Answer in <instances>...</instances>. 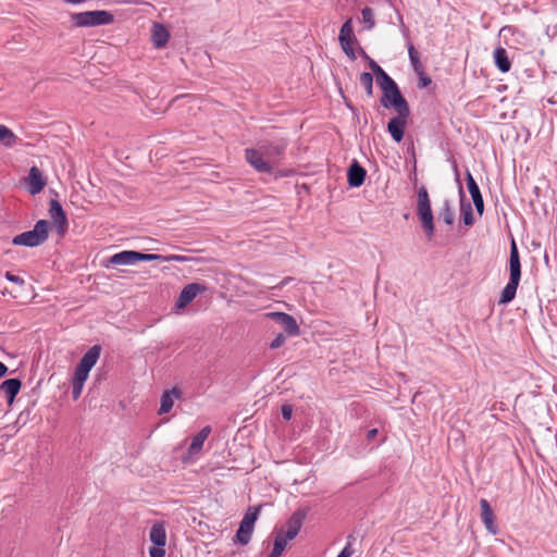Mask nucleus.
Segmentation results:
<instances>
[{"mask_svg":"<svg viewBox=\"0 0 557 557\" xmlns=\"http://www.w3.org/2000/svg\"><path fill=\"white\" fill-rule=\"evenodd\" d=\"M355 540L354 535H348L347 536V543L346 545L344 546V548L341 550V553L338 554L337 557H351L352 554H354V548H352V541Z\"/></svg>","mask_w":557,"mask_h":557,"instance_id":"obj_38","label":"nucleus"},{"mask_svg":"<svg viewBox=\"0 0 557 557\" xmlns=\"http://www.w3.org/2000/svg\"><path fill=\"white\" fill-rule=\"evenodd\" d=\"M183 396L182 391L178 387H173L165 391L160 399L159 414H165L171 411L174 405V399H181Z\"/></svg>","mask_w":557,"mask_h":557,"instance_id":"obj_16","label":"nucleus"},{"mask_svg":"<svg viewBox=\"0 0 557 557\" xmlns=\"http://www.w3.org/2000/svg\"><path fill=\"white\" fill-rule=\"evenodd\" d=\"M22 386L20 379H8L2 381V392L5 394L8 404L11 406L14 401L15 396L18 394Z\"/></svg>","mask_w":557,"mask_h":557,"instance_id":"obj_20","label":"nucleus"},{"mask_svg":"<svg viewBox=\"0 0 557 557\" xmlns=\"http://www.w3.org/2000/svg\"><path fill=\"white\" fill-rule=\"evenodd\" d=\"M362 22L367 25V29H372L375 25L373 10L366 7L361 10Z\"/></svg>","mask_w":557,"mask_h":557,"instance_id":"obj_34","label":"nucleus"},{"mask_svg":"<svg viewBox=\"0 0 557 557\" xmlns=\"http://www.w3.org/2000/svg\"><path fill=\"white\" fill-rule=\"evenodd\" d=\"M352 44L354 41H339V45H341V48L342 50L344 51V53L350 59V60H355L356 59V53H355V50L352 48Z\"/></svg>","mask_w":557,"mask_h":557,"instance_id":"obj_39","label":"nucleus"},{"mask_svg":"<svg viewBox=\"0 0 557 557\" xmlns=\"http://www.w3.org/2000/svg\"><path fill=\"white\" fill-rule=\"evenodd\" d=\"M149 539L154 546H165L166 532L163 523H154L149 532Z\"/></svg>","mask_w":557,"mask_h":557,"instance_id":"obj_25","label":"nucleus"},{"mask_svg":"<svg viewBox=\"0 0 557 557\" xmlns=\"http://www.w3.org/2000/svg\"><path fill=\"white\" fill-rule=\"evenodd\" d=\"M49 213L58 228L59 234H63L67 228V219L61 203L58 200H50Z\"/></svg>","mask_w":557,"mask_h":557,"instance_id":"obj_10","label":"nucleus"},{"mask_svg":"<svg viewBox=\"0 0 557 557\" xmlns=\"http://www.w3.org/2000/svg\"><path fill=\"white\" fill-rule=\"evenodd\" d=\"M285 336L283 334H278L270 344V348L276 349L280 348L285 343Z\"/></svg>","mask_w":557,"mask_h":557,"instance_id":"obj_44","label":"nucleus"},{"mask_svg":"<svg viewBox=\"0 0 557 557\" xmlns=\"http://www.w3.org/2000/svg\"><path fill=\"white\" fill-rule=\"evenodd\" d=\"M140 261H161L164 262V256L163 255H156V253H145L137 251V262Z\"/></svg>","mask_w":557,"mask_h":557,"instance_id":"obj_37","label":"nucleus"},{"mask_svg":"<svg viewBox=\"0 0 557 557\" xmlns=\"http://www.w3.org/2000/svg\"><path fill=\"white\" fill-rule=\"evenodd\" d=\"M65 3H70V4H81V3H84L86 2L87 0H63Z\"/></svg>","mask_w":557,"mask_h":557,"instance_id":"obj_51","label":"nucleus"},{"mask_svg":"<svg viewBox=\"0 0 557 557\" xmlns=\"http://www.w3.org/2000/svg\"><path fill=\"white\" fill-rule=\"evenodd\" d=\"M70 17L75 27L101 26L114 21V16L104 10L71 13Z\"/></svg>","mask_w":557,"mask_h":557,"instance_id":"obj_4","label":"nucleus"},{"mask_svg":"<svg viewBox=\"0 0 557 557\" xmlns=\"http://www.w3.org/2000/svg\"><path fill=\"white\" fill-rule=\"evenodd\" d=\"M100 352L101 347L99 345H94L84 354L78 364L91 370L94 366L97 363L100 357Z\"/></svg>","mask_w":557,"mask_h":557,"instance_id":"obj_23","label":"nucleus"},{"mask_svg":"<svg viewBox=\"0 0 557 557\" xmlns=\"http://www.w3.org/2000/svg\"><path fill=\"white\" fill-rule=\"evenodd\" d=\"M375 77H380L381 75H384L386 72L377 64L376 67L372 71Z\"/></svg>","mask_w":557,"mask_h":557,"instance_id":"obj_48","label":"nucleus"},{"mask_svg":"<svg viewBox=\"0 0 557 557\" xmlns=\"http://www.w3.org/2000/svg\"><path fill=\"white\" fill-rule=\"evenodd\" d=\"M519 282L520 281L509 278L507 285L502 290L500 298L498 301L499 304L506 305L513 300L519 286Z\"/></svg>","mask_w":557,"mask_h":557,"instance_id":"obj_28","label":"nucleus"},{"mask_svg":"<svg viewBox=\"0 0 557 557\" xmlns=\"http://www.w3.org/2000/svg\"><path fill=\"white\" fill-rule=\"evenodd\" d=\"M211 428L209 425L203 426L191 440L188 447L189 455H196L202 449L205 441L209 437Z\"/></svg>","mask_w":557,"mask_h":557,"instance_id":"obj_21","label":"nucleus"},{"mask_svg":"<svg viewBox=\"0 0 557 557\" xmlns=\"http://www.w3.org/2000/svg\"><path fill=\"white\" fill-rule=\"evenodd\" d=\"M417 215L421 222L423 232L428 238L434 236V216L431 208V200L428 190L421 186L417 193Z\"/></svg>","mask_w":557,"mask_h":557,"instance_id":"obj_2","label":"nucleus"},{"mask_svg":"<svg viewBox=\"0 0 557 557\" xmlns=\"http://www.w3.org/2000/svg\"><path fill=\"white\" fill-rule=\"evenodd\" d=\"M473 205L475 207L476 212L482 215L484 212V200L483 197H480V199L472 200Z\"/></svg>","mask_w":557,"mask_h":557,"instance_id":"obj_45","label":"nucleus"},{"mask_svg":"<svg viewBox=\"0 0 557 557\" xmlns=\"http://www.w3.org/2000/svg\"><path fill=\"white\" fill-rule=\"evenodd\" d=\"M49 230L50 223L47 220H39L33 230L16 235L11 243L15 246L38 247L48 239Z\"/></svg>","mask_w":557,"mask_h":557,"instance_id":"obj_3","label":"nucleus"},{"mask_svg":"<svg viewBox=\"0 0 557 557\" xmlns=\"http://www.w3.org/2000/svg\"><path fill=\"white\" fill-rule=\"evenodd\" d=\"M377 433H379L377 429H371V430H369V431L367 432V435H366V436H367V440H368V441H372V440H374V438L376 437Z\"/></svg>","mask_w":557,"mask_h":557,"instance_id":"obj_47","label":"nucleus"},{"mask_svg":"<svg viewBox=\"0 0 557 557\" xmlns=\"http://www.w3.org/2000/svg\"><path fill=\"white\" fill-rule=\"evenodd\" d=\"M480 506H481V519H482L483 524L485 525L486 530L491 534L496 535L498 533L499 529L495 522V515L493 512V509H492L490 503L485 498H482L480 500Z\"/></svg>","mask_w":557,"mask_h":557,"instance_id":"obj_12","label":"nucleus"},{"mask_svg":"<svg viewBox=\"0 0 557 557\" xmlns=\"http://www.w3.org/2000/svg\"><path fill=\"white\" fill-rule=\"evenodd\" d=\"M5 278L13 283L15 285V288L12 289V290H2V296L5 295V293L10 294L13 298H16L17 295L15 294V292L17 290H22L24 287H25V281L22 276L17 275V274H13L11 272H7L5 273Z\"/></svg>","mask_w":557,"mask_h":557,"instance_id":"obj_29","label":"nucleus"},{"mask_svg":"<svg viewBox=\"0 0 557 557\" xmlns=\"http://www.w3.org/2000/svg\"><path fill=\"white\" fill-rule=\"evenodd\" d=\"M409 115L410 111L406 112L404 116L397 114V116L392 117L387 123V131L396 143H400L404 138L406 121Z\"/></svg>","mask_w":557,"mask_h":557,"instance_id":"obj_8","label":"nucleus"},{"mask_svg":"<svg viewBox=\"0 0 557 557\" xmlns=\"http://www.w3.org/2000/svg\"><path fill=\"white\" fill-rule=\"evenodd\" d=\"M188 260H189L188 257L182 256V255H168V256H164V262H172V261H175V262H186Z\"/></svg>","mask_w":557,"mask_h":557,"instance_id":"obj_43","label":"nucleus"},{"mask_svg":"<svg viewBox=\"0 0 557 557\" xmlns=\"http://www.w3.org/2000/svg\"><path fill=\"white\" fill-rule=\"evenodd\" d=\"M306 517L307 512L304 509L294 511L286 522L287 530L284 531L285 537L294 540L298 535Z\"/></svg>","mask_w":557,"mask_h":557,"instance_id":"obj_9","label":"nucleus"},{"mask_svg":"<svg viewBox=\"0 0 557 557\" xmlns=\"http://www.w3.org/2000/svg\"><path fill=\"white\" fill-rule=\"evenodd\" d=\"M274 533L275 537L273 543V549L268 557H281V555L283 554L287 546L288 541H292L290 539L285 537L283 529L275 530Z\"/></svg>","mask_w":557,"mask_h":557,"instance_id":"obj_22","label":"nucleus"},{"mask_svg":"<svg viewBox=\"0 0 557 557\" xmlns=\"http://www.w3.org/2000/svg\"><path fill=\"white\" fill-rule=\"evenodd\" d=\"M164 546H152L149 548V557H164Z\"/></svg>","mask_w":557,"mask_h":557,"instance_id":"obj_41","label":"nucleus"},{"mask_svg":"<svg viewBox=\"0 0 557 557\" xmlns=\"http://www.w3.org/2000/svg\"><path fill=\"white\" fill-rule=\"evenodd\" d=\"M367 171L357 160H352L347 171V181L350 187H360L366 178Z\"/></svg>","mask_w":557,"mask_h":557,"instance_id":"obj_13","label":"nucleus"},{"mask_svg":"<svg viewBox=\"0 0 557 557\" xmlns=\"http://www.w3.org/2000/svg\"><path fill=\"white\" fill-rule=\"evenodd\" d=\"M259 512L260 506L250 507L248 511L245 513L243 520L240 521L239 527L236 531V541L240 545H247L250 542Z\"/></svg>","mask_w":557,"mask_h":557,"instance_id":"obj_5","label":"nucleus"},{"mask_svg":"<svg viewBox=\"0 0 557 557\" xmlns=\"http://www.w3.org/2000/svg\"><path fill=\"white\" fill-rule=\"evenodd\" d=\"M109 263L114 265H131L137 263V251L135 250H123L114 253L110 259Z\"/></svg>","mask_w":557,"mask_h":557,"instance_id":"obj_19","label":"nucleus"},{"mask_svg":"<svg viewBox=\"0 0 557 557\" xmlns=\"http://www.w3.org/2000/svg\"><path fill=\"white\" fill-rule=\"evenodd\" d=\"M408 55H409V60H410L413 71L418 74H423L424 73L423 65L420 62L419 53L412 44L408 45Z\"/></svg>","mask_w":557,"mask_h":557,"instance_id":"obj_31","label":"nucleus"},{"mask_svg":"<svg viewBox=\"0 0 557 557\" xmlns=\"http://www.w3.org/2000/svg\"><path fill=\"white\" fill-rule=\"evenodd\" d=\"M420 75H421V76H420V78H419V84H418V86H419L420 88H424V87L429 86V85L431 84V82H432V81H431V78H430L429 76L423 75V74H420Z\"/></svg>","mask_w":557,"mask_h":557,"instance_id":"obj_46","label":"nucleus"},{"mask_svg":"<svg viewBox=\"0 0 557 557\" xmlns=\"http://www.w3.org/2000/svg\"><path fill=\"white\" fill-rule=\"evenodd\" d=\"M170 39V33L161 23H153L151 28V41L157 49L165 47Z\"/></svg>","mask_w":557,"mask_h":557,"instance_id":"obj_17","label":"nucleus"},{"mask_svg":"<svg viewBox=\"0 0 557 557\" xmlns=\"http://www.w3.org/2000/svg\"><path fill=\"white\" fill-rule=\"evenodd\" d=\"M338 40L339 41H354V42H357V38L355 36V33H354L352 20L351 18H348L346 22L343 23V25H342V27L339 29Z\"/></svg>","mask_w":557,"mask_h":557,"instance_id":"obj_30","label":"nucleus"},{"mask_svg":"<svg viewBox=\"0 0 557 557\" xmlns=\"http://www.w3.org/2000/svg\"><path fill=\"white\" fill-rule=\"evenodd\" d=\"M466 182H467V187H468V190L470 193V196H471L472 200L480 199V197H482L480 187L476 184V182L473 178V176L470 173V171H468V170L466 172Z\"/></svg>","mask_w":557,"mask_h":557,"instance_id":"obj_32","label":"nucleus"},{"mask_svg":"<svg viewBox=\"0 0 557 557\" xmlns=\"http://www.w3.org/2000/svg\"><path fill=\"white\" fill-rule=\"evenodd\" d=\"M282 417L284 420L289 421L293 416V406L289 404H284L281 408Z\"/></svg>","mask_w":557,"mask_h":557,"instance_id":"obj_42","label":"nucleus"},{"mask_svg":"<svg viewBox=\"0 0 557 557\" xmlns=\"http://www.w3.org/2000/svg\"><path fill=\"white\" fill-rule=\"evenodd\" d=\"M288 143L284 138L272 140H262L255 148L245 149V159L249 165L258 173L284 176L282 171H277L278 165L285 157Z\"/></svg>","mask_w":557,"mask_h":557,"instance_id":"obj_1","label":"nucleus"},{"mask_svg":"<svg viewBox=\"0 0 557 557\" xmlns=\"http://www.w3.org/2000/svg\"><path fill=\"white\" fill-rule=\"evenodd\" d=\"M438 219L442 220L446 225L451 226L454 224L455 212L451 200L444 199L443 206L438 211Z\"/></svg>","mask_w":557,"mask_h":557,"instance_id":"obj_27","label":"nucleus"},{"mask_svg":"<svg viewBox=\"0 0 557 557\" xmlns=\"http://www.w3.org/2000/svg\"><path fill=\"white\" fill-rule=\"evenodd\" d=\"M368 64H369V67L371 69V71H373L377 65V63L371 58H368Z\"/></svg>","mask_w":557,"mask_h":557,"instance_id":"obj_49","label":"nucleus"},{"mask_svg":"<svg viewBox=\"0 0 557 557\" xmlns=\"http://www.w3.org/2000/svg\"><path fill=\"white\" fill-rule=\"evenodd\" d=\"M26 182L27 190L30 195L39 194L47 184L46 178L37 166H32L29 169Z\"/></svg>","mask_w":557,"mask_h":557,"instance_id":"obj_11","label":"nucleus"},{"mask_svg":"<svg viewBox=\"0 0 557 557\" xmlns=\"http://www.w3.org/2000/svg\"><path fill=\"white\" fill-rule=\"evenodd\" d=\"M13 371L14 370H10L9 367L2 362V376H4L8 373H12Z\"/></svg>","mask_w":557,"mask_h":557,"instance_id":"obj_50","label":"nucleus"},{"mask_svg":"<svg viewBox=\"0 0 557 557\" xmlns=\"http://www.w3.org/2000/svg\"><path fill=\"white\" fill-rule=\"evenodd\" d=\"M85 383L76 382L72 380V397L74 400L78 399Z\"/></svg>","mask_w":557,"mask_h":557,"instance_id":"obj_40","label":"nucleus"},{"mask_svg":"<svg viewBox=\"0 0 557 557\" xmlns=\"http://www.w3.org/2000/svg\"><path fill=\"white\" fill-rule=\"evenodd\" d=\"M360 84L363 86L369 97L373 96V74L363 72L359 77Z\"/></svg>","mask_w":557,"mask_h":557,"instance_id":"obj_33","label":"nucleus"},{"mask_svg":"<svg viewBox=\"0 0 557 557\" xmlns=\"http://www.w3.org/2000/svg\"><path fill=\"white\" fill-rule=\"evenodd\" d=\"M270 315L288 335H297L299 333V326L292 315L285 312H272Z\"/></svg>","mask_w":557,"mask_h":557,"instance_id":"obj_15","label":"nucleus"},{"mask_svg":"<svg viewBox=\"0 0 557 557\" xmlns=\"http://www.w3.org/2000/svg\"><path fill=\"white\" fill-rule=\"evenodd\" d=\"M207 287L200 283H190L183 287L176 300L177 308H185L189 305L199 294L206 292Z\"/></svg>","mask_w":557,"mask_h":557,"instance_id":"obj_7","label":"nucleus"},{"mask_svg":"<svg viewBox=\"0 0 557 557\" xmlns=\"http://www.w3.org/2000/svg\"><path fill=\"white\" fill-rule=\"evenodd\" d=\"M24 146L25 144L22 138L17 137L10 128L2 125V147L17 149Z\"/></svg>","mask_w":557,"mask_h":557,"instance_id":"obj_24","label":"nucleus"},{"mask_svg":"<svg viewBox=\"0 0 557 557\" xmlns=\"http://www.w3.org/2000/svg\"><path fill=\"white\" fill-rule=\"evenodd\" d=\"M460 195V216L466 226H472L474 224V215L471 203L466 199L462 186H459Z\"/></svg>","mask_w":557,"mask_h":557,"instance_id":"obj_18","label":"nucleus"},{"mask_svg":"<svg viewBox=\"0 0 557 557\" xmlns=\"http://www.w3.org/2000/svg\"><path fill=\"white\" fill-rule=\"evenodd\" d=\"M90 370L79 364L75 368L73 381L85 383L88 379Z\"/></svg>","mask_w":557,"mask_h":557,"instance_id":"obj_36","label":"nucleus"},{"mask_svg":"<svg viewBox=\"0 0 557 557\" xmlns=\"http://www.w3.org/2000/svg\"><path fill=\"white\" fill-rule=\"evenodd\" d=\"M380 102L384 108H394L397 114H401V116H404L406 112L410 111L408 102L401 95L397 84L388 90L383 91Z\"/></svg>","mask_w":557,"mask_h":557,"instance_id":"obj_6","label":"nucleus"},{"mask_svg":"<svg viewBox=\"0 0 557 557\" xmlns=\"http://www.w3.org/2000/svg\"><path fill=\"white\" fill-rule=\"evenodd\" d=\"M376 83L382 91H386L396 85L395 81L387 73L377 77Z\"/></svg>","mask_w":557,"mask_h":557,"instance_id":"obj_35","label":"nucleus"},{"mask_svg":"<svg viewBox=\"0 0 557 557\" xmlns=\"http://www.w3.org/2000/svg\"><path fill=\"white\" fill-rule=\"evenodd\" d=\"M359 53L361 57H363L366 60H368V58H370L367 52L363 50V48H359Z\"/></svg>","mask_w":557,"mask_h":557,"instance_id":"obj_52","label":"nucleus"},{"mask_svg":"<svg viewBox=\"0 0 557 557\" xmlns=\"http://www.w3.org/2000/svg\"><path fill=\"white\" fill-rule=\"evenodd\" d=\"M509 278L520 281L521 278V262L520 255L516 244V240L512 238L510 244V256H509Z\"/></svg>","mask_w":557,"mask_h":557,"instance_id":"obj_14","label":"nucleus"},{"mask_svg":"<svg viewBox=\"0 0 557 557\" xmlns=\"http://www.w3.org/2000/svg\"><path fill=\"white\" fill-rule=\"evenodd\" d=\"M494 61L497 69L503 73L508 72L511 67V62L508 59L507 51L502 47L495 49Z\"/></svg>","mask_w":557,"mask_h":557,"instance_id":"obj_26","label":"nucleus"}]
</instances>
